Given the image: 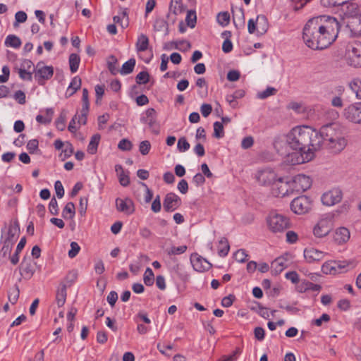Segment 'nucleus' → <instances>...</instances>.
Returning <instances> with one entry per match:
<instances>
[{
    "label": "nucleus",
    "mask_w": 361,
    "mask_h": 361,
    "mask_svg": "<svg viewBox=\"0 0 361 361\" xmlns=\"http://www.w3.org/2000/svg\"><path fill=\"white\" fill-rule=\"evenodd\" d=\"M224 126L222 123L216 121L214 123V136L216 138H221L224 137Z\"/></svg>",
    "instance_id": "46"
},
{
    "label": "nucleus",
    "mask_w": 361,
    "mask_h": 361,
    "mask_svg": "<svg viewBox=\"0 0 361 361\" xmlns=\"http://www.w3.org/2000/svg\"><path fill=\"white\" fill-rule=\"evenodd\" d=\"M66 121V114L64 112H61L55 122L56 127L59 130L62 131L65 129Z\"/></svg>",
    "instance_id": "47"
},
{
    "label": "nucleus",
    "mask_w": 361,
    "mask_h": 361,
    "mask_svg": "<svg viewBox=\"0 0 361 361\" xmlns=\"http://www.w3.org/2000/svg\"><path fill=\"white\" fill-rule=\"evenodd\" d=\"M310 127L303 126H296L288 133L290 148L298 151L300 155V158H298L297 160H301L302 156L305 157V153L310 147Z\"/></svg>",
    "instance_id": "2"
},
{
    "label": "nucleus",
    "mask_w": 361,
    "mask_h": 361,
    "mask_svg": "<svg viewBox=\"0 0 361 361\" xmlns=\"http://www.w3.org/2000/svg\"><path fill=\"white\" fill-rule=\"evenodd\" d=\"M346 120L355 124H361V102L348 106L343 111Z\"/></svg>",
    "instance_id": "11"
},
{
    "label": "nucleus",
    "mask_w": 361,
    "mask_h": 361,
    "mask_svg": "<svg viewBox=\"0 0 361 361\" xmlns=\"http://www.w3.org/2000/svg\"><path fill=\"white\" fill-rule=\"evenodd\" d=\"M135 79L137 84H147L149 80V75L147 71H142L137 75Z\"/></svg>",
    "instance_id": "51"
},
{
    "label": "nucleus",
    "mask_w": 361,
    "mask_h": 361,
    "mask_svg": "<svg viewBox=\"0 0 361 361\" xmlns=\"http://www.w3.org/2000/svg\"><path fill=\"white\" fill-rule=\"evenodd\" d=\"M311 1L312 0H291V6L295 11H298Z\"/></svg>",
    "instance_id": "59"
},
{
    "label": "nucleus",
    "mask_w": 361,
    "mask_h": 361,
    "mask_svg": "<svg viewBox=\"0 0 361 361\" xmlns=\"http://www.w3.org/2000/svg\"><path fill=\"white\" fill-rule=\"evenodd\" d=\"M331 152L338 154L343 151L347 145V140L343 135L340 136L338 139L335 138L324 145Z\"/></svg>",
    "instance_id": "20"
},
{
    "label": "nucleus",
    "mask_w": 361,
    "mask_h": 361,
    "mask_svg": "<svg viewBox=\"0 0 361 361\" xmlns=\"http://www.w3.org/2000/svg\"><path fill=\"white\" fill-rule=\"evenodd\" d=\"M132 147V142L128 139H122L118 145V149L122 151H130Z\"/></svg>",
    "instance_id": "56"
},
{
    "label": "nucleus",
    "mask_w": 361,
    "mask_h": 361,
    "mask_svg": "<svg viewBox=\"0 0 361 361\" xmlns=\"http://www.w3.org/2000/svg\"><path fill=\"white\" fill-rule=\"evenodd\" d=\"M190 262L193 269L198 272L208 271L212 267V264L205 258L197 253H193L190 256Z\"/></svg>",
    "instance_id": "15"
},
{
    "label": "nucleus",
    "mask_w": 361,
    "mask_h": 361,
    "mask_svg": "<svg viewBox=\"0 0 361 361\" xmlns=\"http://www.w3.org/2000/svg\"><path fill=\"white\" fill-rule=\"evenodd\" d=\"M116 63H117L116 58L114 56L111 55L109 57V60L108 61V68H109V71L111 72V73L113 75H116L118 72V70L117 69V68L116 66Z\"/></svg>",
    "instance_id": "53"
},
{
    "label": "nucleus",
    "mask_w": 361,
    "mask_h": 361,
    "mask_svg": "<svg viewBox=\"0 0 361 361\" xmlns=\"http://www.w3.org/2000/svg\"><path fill=\"white\" fill-rule=\"evenodd\" d=\"M332 228L331 221L327 219H321L314 226L313 233L317 238H323L328 235Z\"/></svg>",
    "instance_id": "16"
},
{
    "label": "nucleus",
    "mask_w": 361,
    "mask_h": 361,
    "mask_svg": "<svg viewBox=\"0 0 361 361\" xmlns=\"http://www.w3.org/2000/svg\"><path fill=\"white\" fill-rule=\"evenodd\" d=\"M169 11L175 15L182 13L184 11L182 0H171Z\"/></svg>",
    "instance_id": "33"
},
{
    "label": "nucleus",
    "mask_w": 361,
    "mask_h": 361,
    "mask_svg": "<svg viewBox=\"0 0 361 361\" xmlns=\"http://www.w3.org/2000/svg\"><path fill=\"white\" fill-rule=\"evenodd\" d=\"M19 76L23 80L31 81L32 79V73L25 68H20L18 71Z\"/></svg>",
    "instance_id": "62"
},
{
    "label": "nucleus",
    "mask_w": 361,
    "mask_h": 361,
    "mask_svg": "<svg viewBox=\"0 0 361 361\" xmlns=\"http://www.w3.org/2000/svg\"><path fill=\"white\" fill-rule=\"evenodd\" d=\"M77 279L78 271L76 270H71L67 274L64 278L63 281L60 285L66 286V288H67V287L71 286L77 280Z\"/></svg>",
    "instance_id": "32"
},
{
    "label": "nucleus",
    "mask_w": 361,
    "mask_h": 361,
    "mask_svg": "<svg viewBox=\"0 0 361 361\" xmlns=\"http://www.w3.org/2000/svg\"><path fill=\"white\" fill-rule=\"evenodd\" d=\"M75 204L71 202H68L65 205V207L62 211L63 218H64L65 219H71L75 216Z\"/></svg>",
    "instance_id": "29"
},
{
    "label": "nucleus",
    "mask_w": 361,
    "mask_h": 361,
    "mask_svg": "<svg viewBox=\"0 0 361 361\" xmlns=\"http://www.w3.org/2000/svg\"><path fill=\"white\" fill-rule=\"evenodd\" d=\"M66 286H59V287L57 289L56 294V301L57 303V305L60 307L63 306V305L66 302Z\"/></svg>",
    "instance_id": "26"
},
{
    "label": "nucleus",
    "mask_w": 361,
    "mask_h": 361,
    "mask_svg": "<svg viewBox=\"0 0 361 361\" xmlns=\"http://www.w3.org/2000/svg\"><path fill=\"white\" fill-rule=\"evenodd\" d=\"M49 212L53 215H57L59 213L58 202L55 197H53L49 204Z\"/></svg>",
    "instance_id": "63"
},
{
    "label": "nucleus",
    "mask_w": 361,
    "mask_h": 361,
    "mask_svg": "<svg viewBox=\"0 0 361 361\" xmlns=\"http://www.w3.org/2000/svg\"><path fill=\"white\" fill-rule=\"evenodd\" d=\"M135 66V59L133 58L130 59L123 64L122 68L120 70V73L121 75H128L131 73L133 71Z\"/></svg>",
    "instance_id": "34"
},
{
    "label": "nucleus",
    "mask_w": 361,
    "mask_h": 361,
    "mask_svg": "<svg viewBox=\"0 0 361 361\" xmlns=\"http://www.w3.org/2000/svg\"><path fill=\"white\" fill-rule=\"evenodd\" d=\"M196 20L197 17L195 12L188 11L185 18L188 25L192 28L194 27L195 26Z\"/></svg>",
    "instance_id": "52"
},
{
    "label": "nucleus",
    "mask_w": 361,
    "mask_h": 361,
    "mask_svg": "<svg viewBox=\"0 0 361 361\" xmlns=\"http://www.w3.org/2000/svg\"><path fill=\"white\" fill-rule=\"evenodd\" d=\"M13 98L18 101L20 104H24L26 102V97L24 92L18 90L14 93Z\"/></svg>",
    "instance_id": "64"
},
{
    "label": "nucleus",
    "mask_w": 361,
    "mask_h": 361,
    "mask_svg": "<svg viewBox=\"0 0 361 361\" xmlns=\"http://www.w3.org/2000/svg\"><path fill=\"white\" fill-rule=\"evenodd\" d=\"M20 290L18 285H15L8 292V298L11 304H16L19 298Z\"/></svg>",
    "instance_id": "35"
},
{
    "label": "nucleus",
    "mask_w": 361,
    "mask_h": 361,
    "mask_svg": "<svg viewBox=\"0 0 361 361\" xmlns=\"http://www.w3.org/2000/svg\"><path fill=\"white\" fill-rule=\"evenodd\" d=\"M344 15L347 19V27L354 35H361V6L348 1L343 6Z\"/></svg>",
    "instance_id": "3"
},
{
    "label": "nucleus",
    "mask_w": 361,
    "mask_h": 361,
    "mask_svg": "<svg viewBox=\"0 0 361 361\" xmlns=\"http://www.w3.org/2000/svg\"><path fill=\"white\" fill-rule=\"evenodd\" d=\"M272 265H278L280 266V269H278L277 267H274L275 274H280L283 269L286 267L285 260L283 258H277L274 261H272Z\"/></svg>",
    "instance_id": "54"
},
{
    "label": "nucleus",
    "mask_w": 361,
    "mask_h": 361,
    "mask_svg": "<svg viewBox=\"0 0 361 361\" xmlns=\"http://www.w3.org/2000/svg\"><path fill=\"white\" fill-rule=\"evenodd\" d=\"M81 84V78L79 76H75L72 79L68 86V90L70 91L71 90H73L77 92V90L80 88Z\"/></svg>",
    "instance_id": "55"
},
{
    "label": "nucleus",
    "mask_w": 361,
    "mask_h": 361,
    "mask_svg": "<svg viewBox=\"0 0 361 361\" xmlns=\"http://www.w3.org/2000/svg\"><path fill=\"white\" fill-rule=\"evenodd\" d=\"M80 57L76 54H71L69 56V65H70V70L72 73H75L79 67L80 64Z\"/></svg>",
    "instance_id": "37"
},
{
    "label": "nucleus",
    "mask_w": 361,
    "mask_h": 361,
    "mask_svg": "<svg viewBox=\"0 0 361 361\" xmlns=\"http://www.w3.org/2000/svg\"><path fill=\"white\" fill-rule=\"evenodd\" d=\"M312 200L305 195L295 197L290 202V209L293 213L298 215L308 213L312 209Z\"/></svg>",
    "instance_id": "6"
},
{
    "label": "nucleus",
    "mask_w": 361,
    "mask_h": 361,
    "mask_svg": "<svg viewBox=\"0 0 361 361\" xmlns=\"http://www.w3.org/2000/svg\"><path fill=\"white\" fill-rule=\"evenodd\" d=\"M142 122L147 123L153 133L158 134L159 133V126L157 123V118L147 119Z\"/></svg>",
    "instance_id": "44"
},
{
    "label": "nucleus",
    "mask_w": 361,
    "mask_h": 361,
    "mask_svg": "<svg viewBox=\"0 0 361 361\" xmlns=\"http://www.w3.org/2000/svg\"><path fill=\"white\" fill-rule=\"evenodd\" d=\"M218 254L220 257H226L230 250L228 241L226 238H221L219 242Z\"/></svg>",
    "instance_id": "30"
},
{
    "label": "nucleus",
    "mask_w": 361,
    "mask_h": 361,
    "mask_svg": "<svg viewBox=\"0 0 361 361\" xmlns=\"http://www.w3.org/2000/svg\"><path fill=\"white\" fill-rule=\"evenodd\" d=\"M343 198V193L339 188H333L326 192L322 196V202L323 204L326 206H333L339 203Z\"/></svg>",
    "instance_id": "13"
},
{
    "label": "nucleus",
    "mask_w": 361,
    "mask_h": 361,
    "mask_svg": "<svg viewBox=\"0 0 361 361\" xmlns=\"http://www.w3.org/2000/svg\"><path fill=\"white\" fill-rule=\"evenodd\" d=\"M151 149V144L148 140L142 141L139 145V150L142 155H147Z\"/></svg>",
    "instance_id": "57"
},
{
    "label": "nucleus",
    "mask_w": 361,
    "mask_h": 361,
    "mask_svg": "<svg viewBox=\"0 0 361 361\" xmlns=\"http://www.w3.org/2000/svg\"><path fill=\"white\" fill-rule=\"evenodd\" d=\"M340 24L334 17L319 16L310 19L303 28L305 44L314 50L329 47L337 38Z\"/></svg>",
    "instance_id": "1"
},
{
    "label": "nucleus",
    "mask_w": 361,
    "mask_h": 361,
    "mask_svg": "<svg viewBox=\"0 0 361 361\" xmlns=\"http://www.w3.org/2000/svg\"><path fill=\"white\" fill-rule=\"evenodd\" d=\"M271 169L269 168L259 169L256 174V179L259 183L268 186L271 183Z\"/></svg>",
    "instance_id": "21"
},
{
    "label": "nucleus",
    "mask_w": 361,
    "mask_h": 361,
    "mask_svg": "<svg viewBox=\"0 0 361 361\" xmlns=\"http://www.w3.org/2000/svg\"><path fill=\"white\" fill-rule=\"evenodd\" d=\"M292 222L290 218L284 214L272 213V232L283 233L292 227Z\"/></svg>",
    "instance_id": "7"
},
{
    "label": "nucleus",
    "mask_w": 361,
    "mask_h": 361,
    "mask_svg": "<svg viewBox=\"0 0 361 361\" xmlns=\"http://www.w3.org/2000/svg\"><path fill=\"white\" fill-rule=\"evenodd\" d=\"M350 87L355 93L357 98L361 99V79H353L350 83Z\"/></svg>",
    "instance_id": "38"
},
{
    "label": "nucleus",
    "mask_w": 361,
    "mask_h": 361,
    "mask_svg": "<svg viewBox=\"0 0 361 361\" xmlns=\"http://www.w3.org/2000/svg\"><path fill=\"white\" fill-rule=\"evenodd\" d=\"M116 207L118 212L130 215L135 212L134 203L130 198L116 200Z\"/></svg>",
    "instance_id": "18"
},
{
    "label": "nucleus",
    "mask_w": 361,
    "mask_h": 361,
    "mask_svg": "<svg viewBox=\"0 0 361 361\" xmlns=\"http://www.w3.org/2000/svg\"><path fill=\"white\" fill-rule=\"evenodd\" d=\"M247 255L245 252V250L243 249H240L235 252L234 254L235 259L238 262H245L247 259Z\"/></svg>",
    "instance_id": "58"
},
{
    "label": "nucleus",
    "mask_w": 361,
    "mask_h": 361,
    "mask_svg": "<svg viewBox=\"0 0 361 361\" xmlns=\"http://www.w3.org/2000/svg\"><path fill=\"white\" fill-rule=\"evenodd\" d=\"M299 238L296 232L288 231L286 233V241L288 244H295L298 242Z\"/></svg>",
    "instance_id": "48"
},
{
    "label": "nucleus",
    "mask_w": 361,
    "mask_h": 361,
    "mask_svg": "<svg viewBox=\"0 0 361 361\" xmlns=\"http://www.w3.org/2000/svg\"><path fill=\"white\" fill-rule=\"evenodd\" d=\"M322 136L324 139V145L335 138L343 135V131L338 124L332 123L323 126L321 128Z\"/></svg>",
    "instance_id": "9"
},
{
    "label": "nucleus",
    "mask_w": 361,
    "mask_h": 361,
    "mask_svg": "<svg viewBox=\"0 0 361 361\" xmlns=\"http://www.w3.org/2000/svg\"><path fill=\"white\" fill-rule=\"evenodd\" d=\"M350 238V231L345 227L337 228L334 235V241L341 245L346 243Z\"/></svg>",
    "instance_id": "22"
},
{
    "label": "nucleus",
    "mask_w": 361,
    "mask_h": 361,
    "mask_svg": "<svg viewBox=\"0 0 361 361\" xmlns=\"http://www.w3.org/2000/svg\"><path fill=\"white\" fill-rule=\"evenodd\" d=\"M13 244L11 243V241L8 240H4L3 241V247L1 250V254L2 255V257L4 258H6L7 257L10 259L11 252L12 250Z\"/></svg>",
    "instance_id": "41"
},
{
    "label": "nucleus",
    "mask_w": 361,
    "mask_h": 361,
    "mask_svg": "<svg viewBox=\"0 0 361 361\" xmlns=\"http://www.w3.org/2000/svg\"><path fill=\"white\" fill-rule=\"evenodd\" d=\"M154 28L156 31L158 32L166 31V33L167 34L168 24L164 19L159 18L155 20Z\"/></svg>",
    "instance_id": "43"
},
{
    "label": "nucleus",
    "mask_w": 361,
    "mask_h": 361,
    "mask_svg": "<svg viewBox=\"0 0 361 361\" xmlns=\"http://www.w3.org/2000/svg\"><path fill=\"white\" fill-rule=\"evenodd\" d=\"M54 74L52 66H44L43 62H39L35 67V78L39 85H42L44 80H49Z\"/></svg>",
    "instance_id": "12"
},
{
    "label": "nucleus",
    "mask_w": 361,
    "mask_h": 361,
    "mask_svg": "<svg viewBox=\"0 0 361 361\" xmlns=\"http://www.w3.org/2000/svg\"><path fill=\"white\" fill-rule=\"evenodd\" d=\"M100 139L101 136L98 133L92 136L87 149L89 154H94L97 152Z\"/></svg>",
    "instance_id": "27"
},
{
    "label": "nucleus",
    "mask_w": 361,
    "mask_h": 361,
    "mask_svg": "<svg viewBox=\"0 0 361 361\" xmlns=\"http://www.w3.org/2000/svg\"><path fill=\"white\" fill-rule=\"evenodd\" d=\"M289 133L286 135H279L274 137V147L277 153L281 156H286L289 154L288 148L289 145Z\"/></svg>",
    "instance_id": "14"
},
{
    "label": "nucleus",
    "mask_w": 361,
    "mask_h": 361,
    "mask_svg": "<svg viewBox=\"0 0 361 361\" xmlns=\"http://www.w3.org/2000/svg\"><path fill=\"white\" fill-rule=\"evenodd\" d=\"M20 274L27 279H30L34 274L35 269L31 262L23 260L20 266Z\"/></svg>",
    "instance_id": "23"
},
{
    "label": "nucleus",
    "mask_w": 361,
    "mask_h": 361,
    "mask_svg": "<svg viewBox=\"0 0 361 361\" xmlns=\"http://www.w3.org/2000/svg\"><path fill=\"white\" fill-rule=\"evenodd\" d=\"M149 39L147 35L142 34L140 35L136 42V49L138 52L145 51L148 49Z\"/></svg>",
    "instance_id": "28"
},
{
    "label": "nucleus",
    "mask_w": 361,
    "mask_h": 361,
    "mask_svg": "<svg viewBox=\"0 0 361 361\" xmlns=\"http://www.w3.org/2000/svg\"><path fill=\"white\" fill-rule=\"evenodd\" d=\"M171 45L173 46V47L176 49L180 50V51H185L191 47L190 43L187 40H182L179 42H174L171 43Z\"/></svg>",
    "instance_id": "45"
},
{
    "label": "nucleus",
    "mask_w": 361,
    "mask_h": 361,
    "mask_svg": "<svg viewBox=\"0 0 361 361\" xmlns=\"http://www.w3.org/2000/svg\"><path fill=\"white\" fill-rule=\"evenodd\" d=\"M350 0H321L322 4L325 7H334L344 6Z\"/></svg>",
    "instance_id": "42"
},
{
    "label": "nucleus",
    "mask_w": 361,
    "mask_h": 361,
    "mask_svg": "<svg viewBox=\"0 0 361 361\" xmlns=\"http://www.w3.org/2000/svg\"><path fill=\"white\" fill-rule=\"evenodd\" d=\"M80 247L76 242H72L71 243V250L68 252V257L70 258L75 257L79 252Z\"/></svg>",
    "instance_id": "61"
},
{
    "label": "nucleus",
    "mask_w": 361,
    "mask_h": 361,
    "mask_svg": "<svg viewBox=\"0 0 361 361\" xmlns=\"http://www.w3.org/2000/svg\"><path fill=\"white\" fill-rule=\"evenodd\" d=\"M293 193L288 178H279L272 181V196L283 197Z\"/></svg>",
    "instance_id": "5"
},
{
    "label": "nucleus",
    "mask_w": 361,
    "mask_h": 361,
    "mask_svg": "<svg viewBox=\"0 0 361 361\" xmlns=\"http://www.w3.org/2000/svg\"><path fill=\"white\" fill-rule=\"evenodd\" d=\"M347 51L350 66H361V42L353 41L349 43Z\"/></svg>",
    "instance_id": "8"
},
{
    "label": "nucleus",
    "mask_w": 361,
    "mask_h": 361,
    "mask_svg": "<svg viewBox=\"0 0 361 361\" xmlns=\"http://www.w3.org/2000/svg\"><path fill=\"white\" fill-rule=\"evenodd\" d=\"M310 135H311L309 142H310V147H308L306 153H305V157L302 155L301 160H297L298 164L310 161L314 157L313 152L319 150L323 145H324V139L323 136H322L321 130L319 132H317L310 127Z\"/></svg>",
    "instance_id": "4"
},
{
    "label": "nucleus",
    "mask_w": 361,
    "mask_h": 361,
    "mask_svg": "<svg viewBox=\"0 0 361 361\" xmlns=\"http://www.w3.org/2000/svg\"><path fill=\"white\" fill-rule=\"evenodd\" d=\"M180 198L173 192L167 193L164 200V209L166 212H173L180 207Z\"/></svg>",
    "instance_id": "17"
},
{
    "label": "nucleus",
    "mask_w": 361,
    "mask_h": 361,
    "mask_svg": "<svg viewBox=\"0 0 361 361\" xmlns=\"http://www.w3.org/2000/svg\"><path fill=\"white\" fill-rule=\"evenodd\" d=\"M186 245H181L179 247L173 246L170 249L167 250V254L169 255H176L184 253L187 250Z\"/></svg>",
    "instance_id": "49"
},
{
    "label": "nucleus",
    "mask_w": 361,
    "mask_h": 361,
    "mask_svg": "<svg viewBox=\"0 0 361 361\" xmlns=\"http://www.w3.org/2000/svg\"><path fill=\"white\" fill-rule=\"evenodd\" d=\"M20 232L19 224L16 221L13 224L10 225L8 228V230L4 233L5 239L4 240L11 241V243L14 244L15 243V236L16 235Z\"/></svg>",
    "instance_id": "24"
},
{
    "label": "nucleus",
    "mask_w": 361,
    "mask_h": 361,
    "mask_svg": "<svg viewBox=\"0 0 361 361\" xmlns=\"http://www.w3.org/2000/svg\"><path fill=\"white\" fill-rule=\"evenodd\" d=\"M5 44L7 47L18 48L21 45V41L19 37L16 35H10L6 37Z\"/></svg>",
    "instance_id": "36"
},
{
    "label": "nucleus",
    "mask_w": 361,
    "mask_h": 361,
    "mask_svg": "<svg viewBox=\"0 0 361 361\" xmlns=\"http://www.w3.org/2000/svg\"><path fill=\"white\" fill-rule=\"evenodd\" d=\"M257 33L262 35L269 29V23L267 18L263 15L257 16Z\"/></svg>",
    "instance_id": "25"
},
{
    "label": "nucleus",
    "mask_w": 361,
    "mask_h": 361,
    "mask_svg": "<svg viewBox=\"0 0 361 361\" xmlns=\"http://www.w3.org/2000/svg\"><path fill=\"white\" fill-rule=\"evenodd\" d=\"M143 281L146 286H151L154 284V273L149 267H147L145 270L143 276Z\"/></svg>",
    "instance_id": "40"
},
{
    "label": "nucleus",
    "mask_w": 361,
    "mask_h": 361,
    "mask_svg": "<svg viewBox=\"0 0 361 361\" xmlns=\"http://www.w3.org/2000/svg\"><path fill=\"white\" fill-rule=\"evenodd\" d=\"M26 244V238L23 237L18 243L15 253L10 257V260L13 264H16L19 262V253L22 251Z\"/></svg>",
    "instance_id": "31"
},
{
    "label": "nucleus",
    "mask_w": 361,
    "mask_h": 361,
    "mask_svg": "<svg viewBox=\"0 0 361 361\" xmlns=\"http://www.w3.org/2000/svg\"><path fill=\"white\" fill-rule=\"evenodd\" d=\"M65 148L62 150L63 159L70 157L73 153V146L69 142H66L64 145Z\"/></svg>",
    "instance_id": "60"
},
{
    "label": "nucleus",
    "mask_w": 361,
    "mask_h": 361,
    "mask_svg": "<svg viewBox=\"0 0 361 361\" xmlns=\"http://www.w3.org/2000/svg\"><path fill=\"white\" fill-rule=\"evenodd\" d=\"M177 148L180 152H184L190 149V144L185 137L179 138Z\"/></svg>",
    "instance_id": "50"
},
{
    "label": "nucleus",
    "mask_w": 361,
    "mask_h": 361,
    "mask_svg": "<svg viewBox=\"0 0 361 361\" xmlns=\"http://www.w3.org/2000/svg\"><path fill=\"white\" fill-rule=\"evenodd\" d=\"M216 20L219 25L225 27L230 23V14L228 11L220 12L216 16Z\"/></svg>",
    "instance_id": "39"
},
{
    "label": "nucleus",
    "mask_w": 361,
    "mask_h": 361,
    "mask_svg": "<svg viewBox=\"0 0 361 361\" xmlns=\"http://www.w3.org/2000/svg\"><path fill=\"white\" fill-rule=\"evenodd\" d=\"M325 253L314 247H307L304 250V257L308 263L319 262L324 258Z\"/></svg>",
    "instance_id": "19"
},
{
    "label": "nucleus",
    "mask_w": 361,
    "mask_h": 361,
    "mask_svg": "<svg viewBox=\"0 0 361 361\" xmlns=\"http://www.w3.org/2000/svg\"><path fill=\"white\" fill-rule=\"evenodd\" d=\"M293 192H302L312 185L311 178L304 174H298L290 180Z\"/></svg>",
    "instance_id": "10"
}]
</instances>
